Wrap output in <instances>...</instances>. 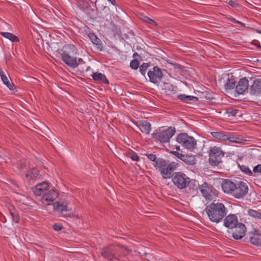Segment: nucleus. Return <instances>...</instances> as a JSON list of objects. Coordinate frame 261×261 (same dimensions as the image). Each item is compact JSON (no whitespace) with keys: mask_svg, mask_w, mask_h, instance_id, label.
<instances>
[{"mask_svg":"<svg viewBox=\"0 0 261 261\" xmlns=\"http://www.w3.org/2000/svg\"><path fill=\"white\" fill-rule=\"evenodd\" d=\"M261 92V80L257 79L254 81L253 84L252 85L250 93L251 95H257L260 94Z\"/></svg>","mask_w":261,"mask_h":261,"instance_id":"aec40b11","label":"nucleus"},{"mask_svg":"<svg viewBox=\"0 0 261 261\" xmlns=\"http://www.w3.org/2000/svg\"><path fill=\"white\" fill-rule=\"evenodd\" d=\"M248 213L249 216H250L252 217H254V218L259 219L261 220V213L260 212L255 211V210H254L250 209L248 210Z\"/></svg>","mask_w":261,"mask_h":261,"instance_id":"473e14b6","label":"nucleus"},{"mask_svg":"<svg viewBox=\"0 0 261 261\" xmlns=\"http://www.w3.org/2000/svg\"><path fill=\"white\" fill-rule=\"evenodd\" d=\"M177 142L185 148L193 150L196 147L197 142L192 136H189L187 133H181L176 138Z\"/></svg>","mask_w":261,"mask_h":261,"instance_id":"423d86ee","label":"nucleus"},{"mask_svg":"<svg viewBox=\"0 0 261 261\" xmlns=\"http://www.w3.org/2000/svg\"><path fill=\"white\" fill-rule=\"evenodd\" d=\"M9 211L11 216H12L13 221L16 223H19L20 218L18 212L15 210L14 207L13 206H10L9 207Z\"/></svg>","mask_w":261,"mask_h":261,"instance_id":"c85d7f7f","label":"nucleus"},{"mask_svg":"<svg viewBox=\"0 0 261 261\" xmlns=\"http://www.w3.org/2000/svg\"><path fill=\"white\" fill-rule=\"evenodd\" d=\"M178 98L181 101L184 102H187L189 101H194L197 100L198 98L196 97L193 96H189L185 94H180L178 95Z\"/></svg>","mask_w":261,"mask_h":261,"instance_id":"2f4dec72","label":"nucleus"},{"mask_svg":"<svg viewBox=\"0 0 261 261\" xmlns=\"http://www.w3.org/2000/svg\"><path fill=\"white\" fill-rule=\"evenodd\" d=\"M0 76L3 83L6 85L11 90L15 89V86L13 83H11L8 77L5 74L2 69L0 67Z\"/></svg>","mask_w":261,"mask_h":261,"instance_id":"5701e85b","label":"nucleus"},{"mask_svg":"<svg viewBox=\"0 0 261 261\" xmlns=\"http://www.w3.org/2000/svg\"><path fill=\"white\" fill-rule=\"evenodd\" d=\"M184 157H182L181 159L184 162L188 165H194L196 163V159L194 155H183Z\"/></svg>","mask_w":261,"mask_h":261,"instance_id":"bb28decb","label":"nucleus"},{"mask_svg":"<svg viewBox=\"0 0 261 261\" xmlns=\"http://www.w3.org/2000/svg\"><path fill=\"white\" fill-rule=\"evenodd\" d=\"M236 87V81L232 76L230 78H228L226 84H225V88L226 90H231Z\"/></svg>","mask_w":261,"mask_h":261,"instance_id":"7c9ffc66","label":"nucleus"},{"mask_svg":"<svg viewBox=\"0 0 261 261\" xmlns=\"http://www.w3.org/2000/svg\"><path fill=\"white\" fill-rule=\"evenodd\" d=\"M248 80L246 77L241 79L236 86V91L239 94H242L248 89Z\"/></svg>","mask_w":261,"mask_h":261,"instance_id":"a211bd4d","label":"nucleus"},{"mask_svg":"<svg viewBox=\"0 0 261 261\" xmlns=\"http://www.w3.org/2000/svg\"><path fill=\"white\" fill-rule=\"evenodd\" d=\"M171 153L180 160L182 159V157H184V154L180 153L177 151H172Z\"/></svg>","mask_w":261,"mask_h":261,"instance_id":"a19ab883","label":"nucleus"},{"mask_svg":"<svg viewBox=\"0 0 261 261\" xmlns=\"http://www.w3.org/2000/svg\"><path fill=\"white\" fill-rule=\"evenodd\" d=\"M127 156L128 158H130L133 161H138L139 160V158L138 155L134 152H131L128 153Z\"/></svg>","mask_w":261,"mask_h":261,"instance_id":"ea45409f","label":"nucleus"},{"mask_svg":"<svg viewBox=\"0 0 261 261\" xmlns=\"http://www.w3.org/2000/svg\"><path fill=\"white\" fill-rule=\"evenodd\" d=\"M234 22H236V23H239L240 24H241L242 26L243 27H245V24H244V23L242 22H240L239 21H238L237 20H236L234 18H232L231 19Z\"/></svg>","mask_w":261,"mask_h":261,"instance_id":"8fccbe9b","label":"nucleus"},{"mask_svg":"<svg viewBox=\"0 0 261 261\" xmlns=\"http://www.w3.org/2000/svg\"><path fill=\"white\" fill-rule=\"evenodd\" d=\"M172 181L179 189H183L187 187L190 182V178L182 172H175L173 173Z\"/></svg>","mask_w":261,"mask_h":261,"instance_id":"39448f33","label":"nucleus"},{"mask_svg":"<svg viewBox=\"0 0 261 261\" xmlns=\"http://www.w3.org/2000/svg\"><path fill=\"white\" fill-rule=\"evenodd\" d=\"M109 2H110L113 5L116 6V3L115 0H108Z\"/></svg>","mask_w":261,"mask_h":261,"instance_id":"603ef678","label":"nucleus"},{"mask_svg":"<svg viewBox=\"0 0 261 261\" xmlns=\"http://www.w3.org/2000/svg\"><path fill=\"white\" fill-rule=\"evenodd\" d=\"M88 37L92 41V42L97 46V48L99 50H102V46L101 41L99 39L94 33H90L88 34Z\"/></svg>","mask_w":261,"mask_h":261,"instance_id":"393cba45","label":"nucleus"},{"mask_svg":"<svg viewBox=\"0 0 261 261\" xmlns=\"http://www.w3.org/2000/svg\"><path fill=\"white\" fill-rule=\"evenodd\" d=\"M175 128L174 127H169L168 129L153 133L152 138L156 141L164 143L169 142L170 139L174 135Z\"/></svg>","mask_w":261,"mask_h":261,"instance_id":"0eeeda50","label":"nucleus"},{"mask_svg":"<svg viewBox=\"0 0 261 261\" xmlns=\"http://www.w3.org/2000/svg\"><path fill=\"white\" fill-rule=\"evenodd\" d=\"M139 63L138 60H133L130 63V67L132 69L136 70L138 68Z\"/></svg>","mask_w":261,"mask_h":261,"instance_id":"58836bf2","label":"nucleus"},{"mask_svg":"<svg viewBox=\"0 0 261 261\" xmlns=\"http://www.w3.org/2000/svg\"><path fill=\"white\" fill-rule=\"evenodd\" d=\"M225 152L219 147L214 146L211 148L209 153V162L212 166H218L224 156Z\"/></svg>","mask_w":261,"mask_h":261,"instance_id":"1a4fd4ad","label":"nucleus"},{"mask_svg":"<svg viewBox=\"0 0 261 261\" xmlns=\"http://www.w3.org/2000/svg\"><path fill=\"white\" fill-rule=\"evenodd\" d=\"M48 183L43 181L41 183L37 184L34 188H32V191L34 194L38 196H43L48 189Z\"/></svg>","mask_w":261,"mask_h":261,"instance_id":"4468645a","label":"nucleus"},{"mask_svg":"<svg viewBox=\"0 0 261 261\" xmlns=\"http://www.w3.org/2000/svg\"><path fill=\"white\" fill-rule=\"evenodd\" d=\"M172 65L174 66V68L176 69H179L180 70H181L182 69V66L177 63L172 64Z\"/></svg>","mask_w":261,"mask_h":261,"instance_id":"49530a36","label":"nucleus"},{"mask_svg":"<svg viewBox=\"0 0 261 261\" xmlns=\"http://www.w3.org/2000/svg\"><path fill=\"white\" fill-rule=\"evenodd\" d=\"M205 211L210 220L217 223L222 221L228 211L223 203L215 201L208 205Z\"/></svg>","mask_w":261,"mask_h":261,"instance_id":"f03ea898","label":"nucleus"},{"mask_svg":"<svg viewBox=\"0 0 261 261\" xmlns=\"http://www.w3.org/2000/svg\"><path fill=\"white\" fill-rule=\"evenodd\" d=\"M57 197L58 193L55 190L48 189L42 197V202L45 205H49Z\"/></svg>","mask_w":261,"mask_h":261,"instance_id":"f8f14e48","label":"nucleus"},{"mask_svg":"<svg viewBox=\"0 0 261 261\" xmlns=\"http://www.w3.org/2000/svg\"><path fill=\"white\" fill-rule=\"evenodd\" d=\"M239 223L238 217L235 214L226 215L223 218V225L226 228L233 229Z\"/></svg>","mask_w":261,"mask_h":261,"instance_id":"ddd939ff","label":"nucleus"},{"mask_svg":"<svg viewBox=\"0 0 261 261\" xmlns=\"http://www.w3.org/2000/svg\"><path fill=\"white\" fill-rule=\"evenodd\" d=\"M212 136L218 140L226 141L228 140V134L222 131L220 132H213L211 133Z\"/></svg>","mask_w":261,"mask_h":261,"instance_id":"a878e982","label":"nucleus"},{"mask_svg":"<svg viewBox=\"0 0 261 261\" xmlns=\"http://www.w3.org/2000/svg\"><path fill=\"white\" fill-rule=\"evenodd\" d=\"M64 48V50L61 55L64 63L71 68L77 67V58L74 57L77 54L76 47L72 44H68Z\"/></svg>","mask_w":261,"mask_h":261,"instance_id":"20e7f679","label":"nucleus"},{"mask_svg":"<svg viewBox=\"0 0 261 261\" xmlns=\"http://www.w3.org/2000/svg\"><path fill=\"white\" fill-rule=\"evenodd\" d=\"M248 192V186L244 181H239L236 184L232 196L236 198L240 199L244 197Z\"/></svg>","mask_w":261,"mask_h":261,"instance_id":"9d476101","label":"nucleus"},{"mask_svg":"<svg viewBox=\"0 0 261 261\" xmlns=\"http://www.w3.org/2000/svg\"><path fill=\"white\" fill-rule=\"evenodd\" d=\"M84 63H85V62L82 58H79L78 60H77V66L80 64H84Z\"/></svg>","mask_w":261,"mask_h":261,"instance_id":"3c124183","label":"nucleus"},{"mask_svg":"<svg viewBox=\"0 0 261 261\" xmlns=\"http://www.w3.org/2000/svg\"><path fill=\"white\" fill-rule=\"evenodd\" d=\"M248 213L249 216H250L252 217H254V218L259 219L261 220V213L260 212L255 211V210H254L250 209L248 210Z\"/></svg>","mask_w":261,"mask_h":261,"instance_id":"72a5a7b5","label":"nucleus"},{"mask_svg":"<svg viewBox=\"0 0 261 261\" xmlns=\"http://www.w3.org/2000/svg\"><path fill=\"white\" fill-rule=\"evenodd\" d=\"M137 126L143 133H145L146 134H149L151 130L150 123L145 120L139 121L137 123Z\"/></svg>","mask_w":261,"mask_h":261,"instance_id":"412c9836","label":"nucleus"},{"mask_svg":"<svg viewBox=\"0 0 261 261\" xmlns=\"http://www.w3.org/2000/svg\"><path fill=\"white\" fill-rule=\"evenodd\" d=\"M149 63H143L141 66H140L139 70L143 75H145L146 70L149 66Z\"/></svg>","mask_w":261,"mask_h":261,"instance_id":"e433bc0d","label":"nucleus"},{"mask_svg":"<svg viewBox=\"0 0 261 261\" xmlns=\"http://www.w3.org/2000/svg\"><path fill=\"white\" fill-rule=\"evenodd\" d=\"M227 141L235 143H244L245 141H246V139L242 136L228 134Z\"/></svg>","mask_w":261,"mask_h":261,"instance_id":"b1692460","label":"nucleus"},{"mask_svg":"<svg viewBox=\"0 0 261 261\" xmlns=\"http://www.w3.org/2000/svg\"><path fill=\"white\" fill-rule=\"evenodd\" d=\"M147 74L150 82L153 84L158 83L163 76L162 71L158 66L153 67L152 70H150L148 72Z\"/></svg>","mask_w":261,"mask_h":261,"instance_id":"9b49d317","label":"nucleus"},{"mask_svg":"<svg viewBox=\"0 0 261 261\" xmlns=\"http://www.w3.org/2000/svg\"><path fill=\"white\" fill-rule=\"evenodd\" d=\"M239 110L232 108H227L226 111V113L228 114V116H236L237 114L238 113Z\"/></svg>","mask_w":261,"mask_h":261,"instance_id":"c9c22d12","label":"nucleus"},{"mask_svg":"<svg viewBox=\"0 0 261 261\" xmlns=\"http://www.w3.org/2000/svg\"><path fill=\"white\" fill-rule=\"evenodd\" d=\"M145 155L150 161L154 162V165L156 164L157 161H158V159L156 158V156L155 154L146 153Z\"/></svg>","mask_w":261,"mask_h":261,"instance_id":"4c0bfd02","label":"nucleus"},{"mask_svg":"<svg viewBox=\"0 0 261 261\" xmlns=\"http://www.w3.org/2000/svg\"><path fill=\"white\" fill-rule=\"evenodd\" d=\"M148 23L154 26H156L158 25L157 23L153 20L151 19V18H150Z\"/></svg>","mask_w":261,"mask_h":261,"instance_id":"de8ad7c7","label":"nucleus"},{"mask_svg":"<svg viewBox=\"0 0 261 261\" xmlns=\"http://www.w3.org/2000/svg\"><path fill=\"white\" fill-rule=\"evenodd\" d=\"M200 191L207 201H212L218 196V192L214 187L207 183L204 182L199 186Z\"/></svg>","mask_w":261,"mask_h":261,"instance_id":"6e6552de","label":"nucleus"},{"mask_svg":"<svg viewBox=\"0 0 261 261\" xmlns=\"http://www.w3.org/2000/svg\"><path fill=\"white\" fill-rule=\"evenodd\" d=\"M240 169L246 174L251 176L252 175V172L250 169L245 165H240L239 164Z\"/></svg>","mask_w":261,"mask_h":261,"instance_id":"f704fd0d","label":"nucleus"},{"mask_svg":"<svg viewBox=\"0 0 261 261\" xmlns=\"http://www.w3.org/2000/svg\"><path fill=\"white\" fill-rule=\"evenodd\" d=\"M62 226L61 225L55 224L53 225V228L56 231H59L62 229Z\"/></svg>","mask_w":261,"mask_h":261,"instance_id":"a18cd8bd","label":"nucleus"},{"mask_svg":"<svg viewBox=\"0 0 261 261\" xmlns=\"http://www.w3.org/2000/svg\"><path fill=\"white\" fill-rule=\"evenodd\" d=\"M221 187L223 192L232 195V193L236 187V184L229 179H224L222 182Z\"/></svg>","mask_w":261,"mask_h":261,"instance_id":"f3484780","label":"nucleus"},{"mask_svg":"<svg viewBox=\"0 0 261 261\" xmlns=\"http://www.w3.org/2000/svg\"><path fill=\"white\" fill-rule=\"evenodd\" d=\"M103 12L106 13V15H108L110 14V8L107 6H105L102 9Z\"/></svg>","mask_w":261,"mask_h":261,"instance_id":"c03bdc74","label":"nucleus"},{"mask_svg":"<svg viewBox=\"0 0 261 261\" xmlns=\"http://www.w3.org/2000/svg\"><path fill=\"white\" fill-rule=\"evenodd\" d=\"M253 172L254 173H261V165L258 164L257 166H255L253 169Z\"/></svg>","mask_w":261,"mask_h":261,"instance_id":"79ce46f5","label":"nucleus"},{"mask_svg":"<svg viewBox=\"0 0 261 261\" xmlns=\"http://www.w3.org/2000/svg\"><path fill=\"white\" fill-rule=\"evenodd\" d=\"M141 19L144 21V22H146L148 23L149 19H150V18H149L147 16H143L141 18Z\"/></svg>","mask_w":261,"mask_h":261,"instance_id":"09e8293b","label":"nucleus"},{"mask_svg":"<svg viewBox=\"0 0 261 261\" xmlns=\"http://www.w3.org/2000/svg\"><path fill=\"white\" fill-rule=\"evenodd\" d=\"M249 241L254 246H261V232L259 230H254L249 233Z\"/></svg>","mask_w":261,"mask_h":261,"instance_id":"dca6fc26","label":"nucleus"},{"mask_svg":"<svg viewBox=\"0 0 261 261\" xmlns=\"http://www.w3.org/2000/svg\"><path fill=\"white\" fill-rule=\"evenodd\" d=\"M93 79L95 81L101 82L105 84H109V82L106 75L101 73H94L92 75Z\"/></svg>","mask_w":261,"mask_h":261,"instance_id":"cd10ccee","label":"nucleus"},{"mask_svg":"<svg viewBox=\"0 0 261 261\" xmlns=\"http://www.w3.org/2000/svg\"><path fill=\"white\" fill-rule=\"evenodd\" d=\"M24 167H25V166L22 164H20L19 165V168H20V169H23Z\"/></svg>","mask_w":261,"mask_h":261,"instance_id":"864d4df0","label":"nucleus"},{"mask_svg":"<svg viewBox=\"0 0 261 261\" xmlns=\"http://www.w3.org/2000/svg\"><path fill=\"white\" fill-rule=\"evenodd\" d=\"M228 4L233 8H236L239 6L238 3L235 1L230 0L228 2Z\"/></svg>","mask_w":261,"mask_h":261,"instance_id":"37998d69","label":"nucleus"},{"mask_svg":"<svg viewBox=\"0 0 261 261\" xmlns=\"http://www.w3.org/2000/svg\"><path fill=\"white\" fill-rule=\"evenodd\" d=\"M164 179H170L173 175V172L178 167L179 165L175 162H169L163 159L159 158L156 164L154 165Z\"/></svg>","mask_w":261,"mask_h":261,"instance_id":"7ed1b4c3","label":"nucleus"},{"mask_svg":"<svg viewBox=\"0 0 261 261\" xmlns=\"http://www.w3.org/2000/svg\"><path fill=\"white\" fill-rule=\"evenodd\" d=\"M54 208L55 211L59 213H62L64 211H68V202L66 200L63 201H57L54 203Z\"/></svg>","mask_w":261,"mask_h":261,"instance_id":"6ab92c4d","label":"nucleus"},{"mask_svg":"<svg viewBox=\"0 0 261 261\" xmlns=\"http://www.w3.org/2000/svg\"><path fill=\"white\" fill-rule=\"evenodd\" d=\"M136 56H138V57H139L140 56H139V55H138V53H135L134 54V55H133V57H136Z\"/></svg>","mask_w":261,"mask_h":261,"instance_id":"5fc2aeb1","label":"nucleus"},{"mask_svg":"<svg viewBox=\"0 0 261 261\" xmlns=\"http://www.w3.org/2000/svg\"><path fill=\"white\" fill-rule=\"evenodd\" d=\"M39 174V171L36 168H32L27 171L25 174V177L29 180L38 179L40 178Z\"/></svg>","mask_w":261,"mask_h":261,"instance_id":"4be33fe9","label":"nucleus"},{"mask_svg":"<svg viewBox=\"0 0 261 261\" xmlns=\"http://www.w3.org/2000/svg\"><path fill=\"white\" fill-rule=\"evenodd\" d=\"M129 250L126 247L119 244L110 245L101 249L102 256L109 260H118L122 261L121 256L128 254Z\"/></svg>","mask_w":261,"mask_h":261,"instance_id":"f257e3e1","label":"nucleus"},{"mask_svg":"<svg viewBox=\"0 0 261 261\" xmlns=\"http://www.w3.org/2000/svg\"><path fill=\"white\" fill-rule=\"evenodd\" d=\"M0 33L2 36L10 40L12 42H18L19 41L18 37L12 33L9 32H1Z\"/></svg>","mask_w":261,"mask_h":261,"instance_id":"c756f323","label":"nucleus"},{"mask_svg":"<svg viewBox=\"0 0 261 261\" xmlns=\"http://www.w3.org/2000/svg\"><path fill=\"white\" fill-rule=\"evenodd\" d=\"M234 228L232 237L235 240H241L245 236L246 228L243 223H239Z\"/></svg>","mask_w":261,"mask_h":261,"instance_id":"2eb2a0df","label":"nucleus"},{"mask_svg":"<svg viewBox=\"0 0 261 261\" xmlns=\"http://www.w3.org/2000/svg\"><path fill=\"white\" fill-rule=\"evenodd\" d=\"M176 149L177 150H180V147L179 146H177L176 147Z\"/></svg>","mask_w":261,"mask_h":261,"instance_id":"6e6d98bb","label":"nucleus"},{"mask_svg":"<svg viewBox=\"0 0 261 261\" xmlns=\"http://www.w3.org/2000/svg\"><path fill=\"white\" fill-rule=\"evenodd\" d=\"M257 32H258L259 33L261 34V30H258V31H257Z\"/></svg>","mask_w":261,"mask_h":261,"instance_id":"4d7b16f0","label":"nucleus"}]
</instances>
